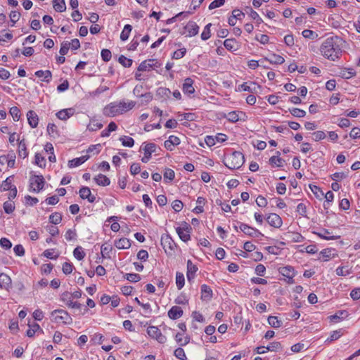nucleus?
Here are the masks:
<instances>
[{"label": "nucleus", "mask_w": 360, "mask_h": 360, "mask_svg": "<svg viewBox=\"0 0 360 360\" xmlns=\"http://www.w3.org/2000/svg\"><path fill=\"white\" fill-rule=\"evenodd\" d=\"M344 40L338 36H331L326 38L321 44L319 51L326 59L335 61L342 53Z\"/></svg>", "instance_id": "obj_1"}, {"label": "nucleus", "mask_w": 360, "mask_h": 360, "mask_svg": "<svg viewBox=\"0 0 360 360\" xmlns=\"http://www.w3.org/2000/svg\"><path fill=\"white\" fill-rule=\"evenodd\" d=\"M134 106L135 102L134 101L112 102L104 108L103 114L108 117H115L132 109Z\"/></svg>", "instance_id": "obj_2"}, {"label": "nucleus", "mask_w": 360, "mask_h": 360, "mask_svg": "<svg viewBox=\"0 0 360 360\" xmlns=\"http://www.w3.org/2000/svg\"><path fill=\"white\" fill-rule=\"evenodd\" d=\"M245 162V158L242 153L234 151L226 157L224 165L231 169H239Z\"/></svg>", "instance_id": "obj_3"}, {"label": "nucleus", "mask_w": 360, "mask_h": 360, "mask_svg": "<svg viewBox=\"0 0 360 360\" xmlns=\"http://www.w3.org/2000/svg\"><path fill=\"white\" fill-rule=\"evenodd\" d=\"M52 320L56 323H63L64 324H71L72 319L68 311L63 309H56L51 312Z\"/></svg>", "instance_id": "obj_4"}, {"label": "nucleus", "mask_w": 360, "mask_h": 360, "mask_svg": "<svg viewBox=\"0 0 360 360\" xmlns=\"http://www.w3.org/2000/svg\"><path fill=\"white\" fill-rule=\"evenodd\" d=\"M161 245L165 249V252L167 255H172L175 248H176V243H174L172 237L168 234L162 236Z\"/></svg>", "instance_id": "obj_5"}, {"label": "nucleus", "mask_w": 360, "mask_h": 360, "mask_svg": "<svg viewBox=\"0 0 360 360\" xmlns=\"http://www.w3.org/2000/svg\"><path fill=\"white\" fill-rule=\"evenodd\" d=\"M30 187L34 192H39L44 188L45 181L42 175H33L30 179Z\"/></svg>", "instance_id": "obj_6"}, {"label": "nucleus", "mask_w": 360, "mask_h": 360, "mask_svg": "<svg viewBox=\"0 0 360 360\" xmlns=\"http://www.w3.org/2000/svg\"><path fill=\"white\" fill-rule=\"evenodd\" d=\"M147 333L150 337L155 339L159 343L163 344L166 342L167 338L163 335L160 330L157 326H149L147 328Z\"/></svg>", "instance_id": "obj_7"}, {"label": "nucleus", "mask_w": 360, "mask_h": 360, "mask_svg": "<svg viewBox=\"0 0 360 360\" xmlns=\"http://www.w3.org/2000/svg\"><path fill=\"white\" fill-rule=\"evenodd\" d=\"M239 228L241 231L249 236L255 238L264 236V235L259 230L251 227L246 224L240 223Z\"/></svg>", "instance_id": "obj_8"}, {"label": "nucleus", "mask_w": 360, "mask_h": 360, "mask_svg": "<svg viewBox=\"0 0 360 360\" xmlns=\"http://www.w3.org/2000/svg\"><path fill=\"white\" fill-rule=\"evenodd\" d=\"M184 226H185V227H183V228L177 227L176 231V233H178L179 238H181V240L184 242H186V241L189 240L191 238V236H190L188 232H189V230L191 229V227L187 223H185Z\"/></svg>", "instance_id": "obj_9"}, {"label": "nucleus", "mask_w": 360, "mask_h": 360, "mask_svg": "<svg viewBox=\"0 0 360 360\" xmlns=\"http://www.w3.org/2000/svg\"><path fill=\"white\" fill-rule=\"evenodd\" d=\"M278 271L280 274L288 279V283H294L293 277L295 276V272L293 267L291 266H286L281 267Z\"/></svg>", "instance_id": "obj_10"}, {"label": "nucleus", "mask_w": 360, "mask_h": 360, "mask_svg": "<svg viewBox=\"0 0 360 360\" xmlns=\"http://www.w3.org/2000/svg\"><path fill=\"white\" fill-rule=\"evenodd\" d=\"M156 145L153 143H147L144 148V156L142 158L141 161L143 162H148L151 158V154L155 152Z\"/></svg>", "instance_id": "obj_11"}, {"label": "nucleus", "mask_w": 360, "mask_h": 360, "mask_svg": "<svg viewBox=\"0 0 360 360\" xmlns=\"http://www.w3.org/2000/svg\"><path fill=\"white\" fill-rule=\"evenodd\" d=\"M269 224L275 228H279L282 225V219L280 216L275 213L269 214L266 217Z\"/></svg>", "instance_id": "obj_12"}, {"label": "nucleus", "mask_w": 360, "mask_h": 360, "mask_svg": "<svg viewBox=\"0 0 360 360\" xmlns=\"http://www.w3.org/2000/svg\"><path fill=\"white\" fill-rule=\"evenodd\" d=\"M27 121L32 128H36L39 123V117L34 110H29L27 113Z\"/></svg>", "instance_id": "obj_13"}, {"label": "nucleus", "mask_w": 360, "mask_h": 360, "mask_svg": "<svg viewBox=\"0 0 360 360\" xmlns=\"http://www.w3.org/2000/svg\"><path fill=\"white\" fill-rule=\"evenodd\" d=\"M263 60L269 61L271 64H283L285 62V59L280 55L275 53H271L269 57H265L260 62L263 63Z\"/></svg>", "instance_id": "obj_14"}, {"label": "nucleus", "mask_w": 360, "mask_h": 360, "mask_svg": "<svg viewBox=\"0 0 360 360\" xmlns=\"http://www.w3.org/2000/svg\"><path fill=\"white\" fill-rule=\"evenodd\" d=\"M251 86H248L247 82H244L239 86V89L245 91H248L251 93H257V89H260L261 86L257 84L255 82H251Z\"/></svg>", "instance_id": "obj_15"}, {"label": "nucleus", "mask_w": 360, "mask_h": 360, "mask_svg": "<svg viewBox=\"0 0 360 360\" xmlns=\"http://www.w3.org/2000/svg\"><path fill=\"white\" fill-rule=\"evenodd\" d=\"M198 271V267L192 263L191 260L187 261V279L191 281L195 278V274Z\"/></svg>", "instance_id": "obj_16"}, {"label": "nucleus", "mask_w": 360, "mask_h": 360, "mask_svg": "<svg viewBox=\"0 0 360 360\" xmlns=\"http://www.w3.org/2000/svg\"><path fill=\"white\" fill-rule=\"evenodd\" d=\"M185 29L188 32V37H193L196 35L198 33L199 27L196 24V22L193 21H190L188 22V24L186 25Z\"/></svg>", "instance_id": "obj_17"}, {"label": "nucleus", "mask_w": 360, "mask_h": 360, "mask_svg": "<svg viewBox=\"0 0 360 360\" xmlns=\"http://www.w3.org/2000/svg\"><path fill=\"white\" fill-rule=\"evenodd\" d=\"M183 315V310L180 307L174 306L168 311V316L171 319H177Z\"/></svg>", "instance_id": "obj_18"}, {"label": "nucleus", "mask_w": 360, "mask_h": 360, "mask_svg": "<svg viewBox=\"0 0 360 360\" xmlns=\"http://www.w3.org/2000/svg\"><path fill=\"white\" fill-rule=\"evenodd\" d=\"M193 80L188 77L184 80V83L183 84V91L185 94H191L194 93L195 89L193 86Z\"/></svg>", "instance_id": "obj_19"}, {"label": "nucleus", "mask_w": 360, "mask_h": 360, "mask_svg": "<svg viewBox=\"0 0 360 360\" xmlns=\"http://www.w3.org/2000/svg\"><path fill=\"white\" fill-rule=\"evenodd\" d=\"M89 158V155H83L80 158H74L68 162L69 167H75L81 165Z\"/></svg>", "instance_id": "obj_20"}, {"label": "nucleus", "mask_w": 360, "mask_h": 360, "mask_svg": "<svg viewBox=\"0 0 360 360\" xmlns=\"http://www.w3.org/2000/svg\"><path fill=\"white\" fill-rule=\"evenodd\" d=\"M212 297V289L207 285L203 284L201 286V299L202 300H210Z\"/></svg>", "instance_id": "obj_21"}, {"label": "nucleus", "mask_w": 360, "mask_h": 360, "mask_svg": "<svg viewBox=\"0 0 360 360\" xmlns=\"http://www.w3.org/2000/svg\"><path fill=\"white\" fill-rule=\"evenodd\" d=\"M339 75L343 79H350L356 75V71L353 68H342Z\"/></svg>", "instance_id": "obj_22"}, {"label": "nucleus", "mask_w": 360, "mask_h": 360, "mask_svg": "<svg viewBox=\"0 0 360 360\" xmlns=\"http://www.w3.org/2000/svg\"><path fill=\"white\" fill-rule=\"evenodd\" d=\"M115 245L118 249H128L131 246L130 240L128 238H122L115 242Z\"/></svg>", "instance_id": "obj_23"}, {"label": "nucleus", "mask_w": 360, "mask_h": 360, "mask_svg": "<svg viewBox=\"0 0 360 360\" xmlns=\"http://www.w3.org/2000/svg\"><path fill=\"white\" fill-rule=\"evenodd\" d=\"M280 152L279 151H276V156H272L269 159V163L272 165V166H274L276 165V167H281L283 166V163L285 162V160L281 158H279V155H280Z\"/></svg>", "instance_id": "obj_24"}, {"label": "nucleus", "mask_w": 360, "mask_h": 360, "mask_svg": "<svg viewBox=\"0 0 360 360\" xmlns=\"http://www.w3.org/2000/svg\"><path fill=\"white\" fill-rule=\"evenodd\" d=\"M94 181L96 183L102 186H108L110 184V181L109 178L103 174H98L97 176L94 177Z\"/></svg>", "instance_id": "obj_25"}, {"label": "nucleus", "mask_w": 360, "mask_h": 360, "mask_svg": "<svg viewBox=\"0 0 360 360\" xmlns=\"http://www.w3.org/2000/svg\"><path fill=\"white\" fill-rule=\"evenodd\" d=\"M35 75L37 77H44L42 81L46 82H49L52 78V74L50 70H38L35 72Z\"/></svg>", "instance_id": "obj_26"}, {"label": "nucleus", "mask_w": 360, "mask_h": 360, "mask_svg": "<svg viewBox=\"0 0 360 360\" xmlns=\"http://www.w3.org/2000/svg\"><path fill=\"white\" fill-rule=\"evenodd\" d=\"M53 6L56 11L62 13L65 11V0H53Z\"/></svg>", "instance_id": "obj_27"}, {"label": "nucleus", "mask_w": 360, "mask_h": 360, "mask_svg": "<svg viewBox=\"0 0 360 360\" xmlns=\"http://www.w3.org/2000/svg\"><path fill=\"white\" fill-rule=\"evenodd\" d=\"M19 150H18V155L22 158H25L28 155V152L27 150L26 143L25 142V139H22L19 141L18 143Z\"/></svg>", "instance_id": "obj_28"}, {"label": "nucleus", "mask_w": 360, "mask_h": 360, "mask_svg": "<svg viewBox=\"0 0 360 360\" xmlns=\"http://www.w3.org/2000/svg\"><path fill=\"white\" fill-rule=\"evenodd\" d=\"M171 91L165 87H159L157 90L156 96L161 98L167 99L170 97Z\"/></svg>", "instance_id": "obj_29"}, {"label": "nucleus", "mask_w": 360, "mask_h": 360, "mask_svg": "<svg viewBox=\"0 0 360 360\" xmlns=\"http://www.w3.org/2000/svg\"><path fill=\"white\" fill-rule=\"evenodd\" d=\"M0 282L3 286V288L7 289L11 285V278L6 274H0Z\"/></svg>", "instance_id": "obj_30"}, {"label": "nucleus", "mask_w": 360, "mask_h": 360, "mask_svg": "<svg viewBox=\"0 0 360 360\" xmlns=\"http://www.w3.org/2000/svg\"><path fill=\"white\" fill-rule=\"evenodd\" d=\"M13 179V176H10L7 177L6 179V180L2 182L1 185V188H2L3 191H9L12 188H13L14 186L12 184Z\"/></svg>", "instance_id": "obj_31"}, {"label": "nucleus", "mask_w": 360, "mask_h": 360, "mask_svg": "<svg viewBox=\"0 0 360 360\" xmlns=\"http://www.w3.org/2000/svg\"><path fill=\"white\" fill-rule=\"evenodd\" d=\"M316 234L320 238L326 240H335L340 238V236H331L330 232L327 229H323L321 232L316 233Z\"/></svg>", "instance_id": "obj_32"}, {"label": "nucleus", "mask_w": 360, "mask_h": 360, "mask_svg": "<svg viewBox=\"0 0 360 360\" xmlns=\"http://www.w3.org/2000/svg\"><path fill=\"white\" fill-rule=\"evenodd\" d=\"M175 340L179 345L185 346L190 342V337L186 336L183 338L182 334L178 333L175 336Z\"/></svg>", "instance_id": "obj_33"}, {"label": "nucleus", "mask_w": 360, "mask_h": 360, "mask_svg": "<svg viewBox=\"0 0 360 360\" xmlns=\"http://www.w3.org/2000/svg\"><path fill=\"white\" fill-rule=\"evenodd\" d=\"M132 30V27L130 25H126L120 34V39L122 41H126L128 39L129 34Z\"/></svg>", "instance_id": "obj_34"}, {"label": "nucleus", "mask_w": 360, "mask_h": 360, "mask_svg": "<svg viewBox=\"0 0 360 360\" xmlns=\"http://www.w3.org/2000/svg\"><path fill=\"white\" fill-rule=\"evenodd\" d=\"M268 323L273 328H279L282 324V321L278 320V318L274 316H269L268 317Z\"/></svg>", "instance_id": "obj_35"}, {"label": "nucleus", "mask_w": 360, "mask_h": 360, "mask_svg": "<svg viewBox=\"0 0 360 360\" xmlns=\"http://www.w3.org/2000/svg\"><path fill=\"white\" fill-rule=\"evenodd\" d=\"M176 283L177 288L179 290H181L184 287V283H185V278H184V276L182 273H180V272L176 273Z\"/></svg>", "instance_id": "obj_36"}, {"label": "nucleus", "mask_w": 360, "mask_h": 360, "mask_svg": "<svg viewBox=\"0 0 360 360\" xmlns=\"http://www.w3.org/2000/svg\"><path fill=\"white\" fill-rule=\"evenodd\" d=\"M347 314L346 311H339L335 314L330 316L329 319L331 321L337 323L345 316H347Z\"/></svg>", "instance_id": "obj_37"}, {"label": "nucleus", "mask_w": 360, "mask_h": 360, "mask_svg": "<svg viewBox=\"0 0 360 360\" xmlns=\"http://www.w3.org/2000/svg\"><path fill=\"white\" fill-rule=\"evenodd\" d=\"M237 41L235 39H227L224 41V45L228 50H236Z\"/></svg>", "instance_id": "obj_38"}, {"label": "nucleus", "mask_w": 360, "mask_h": 360, "mask_svg": "<svg viewBox=\"0 0 360 360\" xmlns=\"http://www.w3.org/2000/svg\"><path fill=\"white\" fill-rule=\"evenodd\" d=\"M62 215L59 212H55L50 215L49 221L53 224H58L61 222Z\"/></svg>", "instance_id": "obj_39"}, {"label": "nucleus", "mask_w": 360, "mask_h": 360, "mask_svg": "<svg viewBox=\"0 0 360 360\" xmlns=\"http://www.w3.org/2000/svg\"><path fill=\"white\" fill-rule=\"evenodd\" d=\"M73 255L78 260H82L84 258L86 255L85 252L82 250V247L78 246L74 250Z\"/></svg>", "instance_id": "obj_40"}, {"label": "nucleus", "mask_w": 360, "mask_h": 360, "mask_svg": "<svg viewBox=\"0 0 360 360\" xmlns=\"http://www.w3.org/2000/svg\"><path fill=\"white\" fill-rule=\"evenodd\" d=\"M120 141L124 146L132 147L134 144V140L129 136H122L120 138Z\"/></svg>", "instance_id": "obj_41"}, {"label": "nucleus", "mask_w": 360, "mask_h": 360, "mask_svg": "<svg viewBox=\"0 0 360 360\" xmlns=\"http://www.w3.org/2000/svg\"><path fill=\"white\" fill-rule=\"evenodd\" d=\"M118 61L125 68H129L132 65L133 62L131 59L127 58L123 55H121L119 57Z\"/></svg>", "instance_id": "obj_42"}, {"label": "nucleus", "mask_w": 360, "mask_h": 360, "mask_svg": "<svg viewBox=\"0 0 360 360\" xmlns=\"http://www.w3.org/2000/svg\"><path fill=\"white\" fill-rule=\"evenodd\" d=\"M9 112H10L11 115L12 116L14 121L19 120V119L20 117V110L18 107L13 106V107L11 108Z\"/></svg>", "instance_id": "obj_43"}, {"label": "nucleus", "mask_w": 360, "mask_h": 360, "mask_svg": "<svg viewBox=\"0 0 360 360\" xmlns=\"http://www.w3.org/2000/svg\"><path fill=\"white\" fill-rule=\"evenodd\" d=\"M290 113L296 117H304L306 115V112L304 110L293 108L289 110Z\"/></svg>", "instance_id": "obj_44"}, {"label": "nucleus", "mask_w": 360, "mask_h": 360, "mask_svg": "<svg viewBox=\"0 0 360 360\" xmlns=\"http://www.w3.org/2000/svg\"><path fill=\"white\" fill-rule=\"evenodd\" d=\"M37 330H40L43 333V330L41 329L40 326L39 324L37 323H34L32 328H30V329H28L27 330V335L30 338H32L34 335L35 333L37 331Z\"/></svg>", "instance_id": "obj_45"}, {"label": "nucleus", "mask_w": 360, "mask_h": 360, "mask_svg": "<svg viewBox=\"0 0 360 360\" xmlns=\"http://www.w3.org/2000/svg\"><path fill=\"white\" fill-rule=\"evenodd\" d=\"M124 277L130 282H138L141 280V276L138 274H126Z\"/></svg>", "instance_id": "obj_46"}, {"label": "nucleus", "mask_w": 360, "mask_h": 360, "mask_svg": "<svg viewBox=\"0 0 360 360\" xmlns=\"http://www.w3.org/2000/svg\"><path fill=\"white\" fill-rule=\"evenodd\" d=\"M212 23H208L204 28L203 32L201 34V39L202 40H207L210 37V27Z\"/></svg>", "instance_id": "obj_47"}, {"label": "nucleus", "mask_w": 360, "mask_h": 360, "mask_svg": "<svg viewBox=\"0 0 360 360\" xmlns=\"http://www.w3.org/2000/svg\"><path fill=\"white\" fill-rule=\"evenodd\" d=\"M35 164L40 167H44L46 166V160L39 153L35 154Z\"/></svg>", "instance_id": "obj_48"}, {"label": "nucleus", "mask_w": 360, "mask_h": 360, "mask_svg": "<svg viewBox=\"0 0 360 360\" xmlns=\"http://www.w3.org/2000/svg\"><path fill=\"white\" fill-rule=\"evenodd\" d=\"M79 196L82 199H86L91 193V190L89 187L82 186L79 191Z\"/></svg>", "instance_id": "obj_49"}, {"label": "nucleus", "mask_w": 360, "mask_h": 360, "mask_svg": "<svg viewBox=\"0 0 360 360\" xmlns=\"http://www.w3.org/2000/svg\"><path fill=\"white\" fill-rule=\"evenodd\" d=\"M4 210L6 213L11 214L15 210L14 203L10 201H6L4 203Z\"/></svg>", "instance_id": "obj_50"}, {"label": "nucleus", "mask_w": 360, "mask_h": 360, "mask_svg": "<svg viewBox=\"0 0 360 360\" xmlns=\"http://www.w3.org/2000/svg\"><path fill=\"white\" fill-rule=\"evenodd\" d=\"M174 356L180 360H186V356L184 350L181 347H179L174 350Z\"/></svg>", "instance_id": "obj_51"}, {"label": "nucleus", "mask_w": 360, "mask_h": 360, "mask_svg": "<svg viewBox=\"0 0 360 360\" xmlns=\"http://www.w3.org/2000/svg\"><path fill=\"white\" fill-rule=\"evenodd\" d=\"M163 176L165 179H169V181H172L174 179L175 173L174 170H172V169L166 168L164 172Z\"/></svg>", "instance_id": "obj_52"}, {"label": "nucleus", "mask_w": 360, "mask_h": 360, "mask_svg": "<svg viewBox=\"0 0 360 360\" xmlns=\"http://www.w3.org/2000/svg\"><path fill=\"white\" fill-rule=\"evenodd\" d=\"M101 255L103 258H110V256L109 255L110 252L112 250V247L110 245L105 246V245H102L101 248Z\"/></svg>", "instance_id": "obj_53"}, {"label": "nucleus", "mask_w": 360, "mask_h": 360, "mask_svg": "<svg viewBox=\"0 0 360 360\" xmlns=\"http://www.w3.org/2000/svg\"><path fill=\"white\" fill-rule=\"evenodd\" d=\"M302 34L304 38L312 39H316L318 37V34L316 33H315L314 31L310 30H303L302 32Z\"/></svg>", "instance_id": "obj_54"}, {"label": "nucleus", "mask_w": 360, "mask_h": 360, "mask_svg": "<svg viewBox=\"0 0 360 360\" xmlns=\"http://www.w3.org/2000/svg\"><path fill=\"white\" fill-rule=\"evenodd\" d=\"M281 348V345L279 342H273L266 347V349L271 352H276Z\"/></svg>", "instance_id": "obj_55"}, {"label": "nucleus", "mask_w": 360, "mask_h": 360, "mask_svg": "<svg viewBox=\"0 0 360 360\" xmlns=\"http://www.w3.org/2000/svg\"><path fill=\"white\" fill-rule=\"evenodd\" d=\"M101 58L105 62L109 61L112 58L111 51L109 49H103L101 53Z\"/></svg>", "instance_id": "obj_56"}, {"label": "nucleus", "mask_w": 360, "mask_h": 360, "mask_svg": "<svg viewBox=\"0 0 360 360\" xmlns=\"http://www.w3.org/2000/svg\"><path fill=\"white\" fill-rule=\"evenodd\" d=\"M103 127V124L101 123L96 122L95 121H92L87 126V129L89 131H94L98 129H100Z\"/></svg>", "instance_id": "obj_57"}, {"label": "nucleus", "mask_w": 360, "mask_h": 360, "mask_svg": "<svg viewBox=\"0 0 360 360\" xmlns=\"http://www.w3.org/2000/svg\"><path fill=\"white\" fill-rule=\"evenodd\" d=\"M70 46V42H68V41L63 42L61 44V47L59 51V53H60V55H62V56L66 55L69 51Z\"/></svg>", "instance_id": "obj_58"}, {"label": "nucleus", "mask_w": 360, "mask_h": 360, "mask_svg": "<svg viewBox=\"0 0 360 360\" xmlns=\"http://www.w3.org/2000/svg\"><path fill=\"white\" fill-rule=\"evenodd\" d=\"M186 50L185 48L180 49L179 50H176L173 53L172 58L174 59H180L183 58L186 54Z\"/></svg>", "instance_id": "obj_59"}, {"label": "nucleus", "mask_w": 360, "mask_h": 360, "mask_svg": "<svg viewBox=\"0 0 360 360\" xmlns=\"http://www.w3.org/2000/svg\"><path fill=\"white\" fill-rule=\"evenodd\" d=\"M66 305L70 308L77 309H81V308L82 307V304H80L77 302H73L72 299H70V298H69V300H68Z\"/></svg>", "instance_id": "obj_60"}, {"label": "nucleus", "mask_w": 360, "mask_h": 360, "mask_svg": "<svg viewBox=\"0 0 360 360\" xmlns=\"http://www.w3.org/2000/svg\"><path fill=\"white\" fill-rule=\"evenodd\" d=\"M183 202L179 200H175L172 203V207L175 212H180L183 208Z\"/></svg>", "instance_id": "obj_61"}, {"label": "nucleus", "mask_w": 360, "mask_h": 360, "mask_svg": "<svg viewBox=\"0 0 360 360\" xmlns=\"http://www.w3.org/2000/svg\"><path fill=\"white\" fill-rule=\"evenodd\" d=\"M151 68V65L148 60L143 61L138 67V70L140 72L147 71Z\"/></svg>", "instance_id": "obj_62"}, {"label": "nucleus", "mask_w": 360, "mask_h": 360, "mask_svg": "<svg viewBox=\"0 0 360 360\" xmlns=\"http://www.w3.org/2000/svg\"><path fill=\"white\" fill-rule=\"evenodd\" d=\"M297 212L302 217H307V207L306 205L301 202L297 206Z\"/></svg>", "instance_id": "obj_63"}, {"label": "nucleus", "mask_w": 360, "mask_h": 360, "mask_svg": "<svg viewBox=\"0 0 360 360\" xmlns=\"http://www.w3.org/2000/svg\"><path fill=\"white\" fill-rule=\"evenodd\" d=\"M72 269H73V265L71 263L65 262L63 264L62 270L65 274L68 275V274H71L72 271Z\"/></svg>", "instance_id": "obj_64"}]
</instances>
